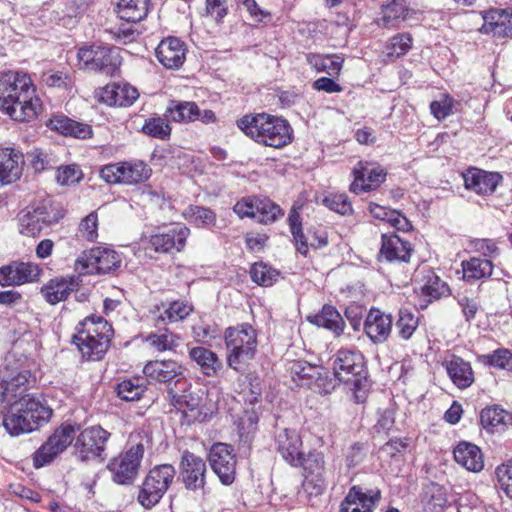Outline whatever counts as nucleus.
Instances as JSON below:
<instances>
[{
    "label": "nucleus",
    "mask_w": 512,
    "mask_h": 512,
    "mask_svg": "<svg viewBox=\"0 0 512 512\" xmlns=\"http://www.w3.org/2000/svg\"><path fill=\"white\" fill-rule=\"evenodd\" d=\"M237 127L258 144L276 149L292 141L293 130L288 121L267 113L244 115L237 120Z\"/></svg>",
    "instance_id": "1"
},
{
    "label": "nucleus",
    "mask_w": 512,
    "mask_h": 512,
    "mask_svg": "<svg viewBox=\"0 0 512 512\" xmlns=\"http://www.w3.org/2000/svg\"><path fill=\"white\" fill-rule=\"evenodd\" d=\"M5 403L9 408L3 416V426L11 436L32 432L52 416V409L36 396H24Z\"/></svg>",
    "instance_id": "2"
},
{
    "label": "nucleus",
    "mask_w": 512,
    "mask_h": 512,
    "mask_svg": "<svg viewBox=\"0 0 512 512\" xmlns=\"http://www.w3.org/2000/svg\"><path fill=\"white\" fill-rule=\"evenodd\" d=\"M227 364L234 370L248 363L256 354L257 333L249 324L229 327L225 331Z\"/></svg>",
    "instance_id": "3"
},
{
    "label": "nucleus",
    "mask_w": 512,
    "mask_h": 512,
    "mask_svg": "<svg viewBox=\"0 0 512 512\" xmlns=\"http://www.w3.org/2000/svg\"><path fill=\"white\" fill-rule=\"evenodd\" d=\"M122 263L121 255L108 247H94L82 252L75 261V270L81 274H106L116 271Z\"/></svg>",
    "instance_id": "4"
},
{
    "label": "nucleus",
    "mask_w": 512,
    "mask_h": 512,
    "mask_svg": "<svg viewBox=\"0 0 512 512\" xmlns=\"http://www.w3.org/2000/svg\"><path fill=\"white\" fill-rule=\"evenodd\" d=\"M176 471L170 464L151 469L139 491L138 501L145 508L156 505L174 480Z\"/></svg>",
    "instance_id": "5"
},
{
    "label": "nucleus",
    "mask_w": 512,
    "mask_h": 512,
    "mask_svg": "<svg viewBox=\"0 0 512 512\" xmlns=\"http://www.w3.org/2000/svg\"><path fill=\"white\" fill-rule=\"evenodd\" d=\"M152 169L141 160L123 161L104 166L100 177L110 184L137 185L147 181Z\"/></svg>",
    "instance_id": "6"
},
{
    "label": "nucleus",
    "mask_w": 512,
    "mask_h": 512,
    "mask_svg": "<svg viewBox=\"0 0 512 512\" xmlns=\"http://www.w3.org/2000/svg\"><path fill=\"white\" fill-rule=\"evenodd\" d=\"M78 427L71 423L61 424L45 443L34 453L33 462L36 468L51 463L72 443Z\"/></svg>",
    "instance_id": "7"
},
{
    "label": "nucleus",
    "mask_w": 512,
    "mask_h": 512,
    "mask_svg": "<svg viewBox=\"0 0 512 512\" xmlns=\"http://www.w3.org/2000/svg\"><path fill=\"white\" fill-rule=\"evenodd\" d=\"M110 433L101 426L88 427L80 432L75 442V452L81 461L103 460Z\"/></svg>",
    "instance_id": "8"
},
{
    "label": "nucleus",
    "mask_w": 512,
    "mask_h": 512,
    "mask_svg": "<svg viewBox=\"0 0 512 512\" xmlns=\"http://www.w3.org/2000/svg\"><path fill=\"white\" fill-rule=\"evenodd\" d=\"M64 217V212L53 206H38L32 211H27L19 218V232L25 236L35 237L41 231L58 223Z\"/></svg>",
    "instance_id": "9"
},
{
    "label": "nucleus",
    "mask_w": 512,
    "mask_h": 512,
    "mask_svg": "<svg viewBox=\"0 0 512 512\" xmlns=\"http://www.w3.org/2000/svg\"><path fill=\"white\" fill-rule=\"evenodd\" d=\"M143 454L144 446L138 443L114 458L108 465L113 481L122 485L131 483L138 474Z\"/></svg>",
    "instance_id": "10"
},
{
    "label": "nucleus",
    "mask_w": 512,
    "mask_h": 512,
    "mask_svg": "<svg viewBox=\"0 0 512 512\" xmlns=\"http://www.w3.org/2000/svg\"><path fill=\"white\" fill-rule=\"evenodd\" d=\"M35 85L30 76L22 72H5L0 75V109L4 111L12 107L18 96L27 97L26 93Z\"/></svg>",
    "instance_id": "11"
},
{
    "label": "nucleus",
    "mask_w": 512,
    "mask_h": 512,
    "mask_svg": "<svg viewBox=\"0 0 512 512\" xmlns=\"http://www.w3.org/2000/svg\"><path fill=\"white\" fill-rule=\"evenodd\" d=\"M190 230L182 224H175L166 230L158 231L149 237L146 251L153 250L156 253L180 252L186 245Z\"/></svg>",
    "instance_id": "12"
},
{
    "label": "nucleus",
    "mask_w": 512,
    "mask_h": 512,
    "mask_svg": "<svg viewBox=\"0 0 512 512\" xmlns=\"http://www.w3.org/2000/svg\"><path fill=\"white\" fill-rule=\"evenodd\" d=\"M77 333L73 339L78 341H85L86 343L92 337L98 338V345L94 348L100 351H107L110 345L111 337L113 335L112 326L101 316L91 315L87 316L76 327Z\"/></svg>",
    "instance_id": "13"
},
{
    "label": "nucleus",
    "mask_w": 512,
    "mask_h": 512,
    "mask_svg": "<svg viewBox=\"0 0 512 512\" xmlns=\"http://www.w3.org/2000/svg\"><path fill=\"white\" fill-rule=\"evenodd\" d=\"M42 267L34 262L14 261L0 267V285L19 286L40 280Z\"/></svg>",
    "instance_id": "14"
},
{
    "label": "nucleus",
    "mask_w": 512,
    "mask_h": 512,
    "mask_svg": "<svg viewBox=\"0 0 512 512\" xmlns=\"http://www.w3.org/2000/svg\"><path fill=\"white\" fill-rule=\"evenodd\" d=\"M298 466H302L305 471L304 489L310 495L321 494L326 488L324 456L319 452H310L306 457L303 456Z\"/></svg>",
    "instance_id": "15"
},
{
    "label": "nucleus",
    "mask_w": 512,
    "mask_h": 512,
    "mask_svg": "<svg viewBox=\"0 0 512 512\" xmlns=\"http://www.w3.org/2000/svg\"><path fill=\"white\" fill-rule=\"evenodd\" d=\"M210 465L223 484L229 485L235 478L236 459L233 449L224 443H216L209 454Z\"/></svg>",
    "instance_id": "16"
},
{
    "label": "nucleus",
    "mask_w": 512,
    "mask_h": 512,
    "mask_svg": "<svg viewBox=\"0 0 512 512\" xmlns=\"http://www.w3.org/2000/svg\"><path fill=\"white\" fill-rule=\"evenodd\" d=\"M99 102L109 106L128 107L139 97L138 90L129 83H109L97 92Z\"/></svg>",
    "instance_id": "17"
},
{
    "label": "nucleus",
    "mask_w": 512,
    "mask_h": 512,
    "mask_svg": "<svg viewBox=\"0 0 512 512\" xmlns=\"http://www.w3.org/2000/svg\"><path fill=\"white\" fill-rule=\"evenodd\" d=\"M334 376L341 381H348L353 375L364 372V357L356 350L341 349L333 362Z\"/></svg>",
    "instance_id": "18"
},
{
    "label": "nucleus",
    "mask_w": 512,
    "mask_h": 512,
    "mask_svg": "<svg viewBox=\"0 0 512 512\" xmlns=\"http://www.w3.org/2000/svg\"><path fill=\"white\" fill-rule=\"evenodd\" d=\"M186 52V44L179 38L170 36L158 44L155 54L165 68L178 69L186 59Z\"/></svg>",
    "instance_id": "19"
},
{
    "label": "nucleus",
    "mask_w": 512,
    "mask_h": 512,
    "mask_svg": "<svg viewBox=\"0 0 512 512\" xmlns=\"http://www.w3.org/2000/svg\"><path fill=\"white\" fill-rule=\"evenodd\" d=\"M379 499V490L353 486L342 502L340 512H372Z\"/></svg>",
    "instance_id": "20"
},
{
    "label": "nucleus",
    "mask_w": 512,
    "mask_h": 512,
    "mask_svg": "<svg viewBox=\"0 0 512 512\" xmlns=\"http://www.w3.org/2000/svg\"><path fill=\"white\" fill-rule=\"evenodd\" d=\"M182 479L187 489L197 490L205 485L206 463L195 454L185 451L182 455Z\"/></svg>",
    "instance_id": "21"
},
{
    "label": "nucleus",
    "mask_w": 512,
    "mask_h": 512,
    "mask_svg": "<svg viewBox=\"0 0 512 512\" xmlns=\"http://www.w3.org/2000/svg\"><path fill=\"white\" fill-rule=\"evenodd\" d=\"M27 97L21 96L15 98L16 101L12 107H8L3 112L12 120L18 122H29L37 118L42 109V102L36 93V87L26 93Z\"/></svg>",
    "instance_id": "22"
},
{
    "label": "nucleus",
    "mask_w": 512,
    "mask_h": 512,
    "mask_svg": "<svg viewBox=\"0 0 512 512\" xmlns=\"http://www.w3.org/2000/svg\"><path fill=\"white\" fill-rule=\"evenodd\" d=\"M354 181L350 190L354 193L367 192L376 189L386 177L381 167H375L359 162L353 169Z\"/></svg>",
    "instance_id": "23"
},
{
    "label": "nucleus",
    "mask_w": 512,
    "mask_h": 512,
    "mask_svg": "<svg viewBox=\"0 0 512 512\" xmlns=\"http://www.w3.org/2000/svg\"><path fill=\"white\" fill-rule=\"evenodd\" d=\"M277 450L282 458L293 466H298L303 458L302 440L295 430L284 428L276 435Z\"/></svg>",
    "instance_id": "24"
},
{
    "label": "nucleus",
    "mask_w": 512,
    "mask_h": 512,
    "mask_svg": "<svg viewBox=\"0 0 512 512\" xmlns=\"http://www.w3.org/2000/svg\"><path fill=\"white\" fill-rule=\"evenodd\" d=\"M393 319L379 309L372 308L365 320L364 330L373 343H384L391 334Z\"/></svg>",
    "instance_id": "25"
},
{
    "label": "nucleus",
    "mask_w": 512,
    "mask_h": 512,
    "mask_svg": "<svg viewBox=\"0 0 512 512\" xmlns=\"http://www.w3.org/2000/svg\"><path fill=\"white\" fill-rule=\"evenodd\" d=\"M465 188L479 195L491 194L501 180L498 173L470 168L463 174Z\"/></svg>",
    "instance_id": "26"
},
{
    "label": "nucleus",
    "mask_w": 512,
    "mask_h": 512,
    "mask_svg": "<svg viewBox=\"0 0 512 512\" xmlns=\"http://www.w3.org/2000/svg\"><path fill=\"white\" fill-rule=\"evenodd\" d=\"M78 286L75 277H56L45 283L40 290L47 303L56 305L65 301Z\"/></svg>",
    "instance_id": "27"
},
{
    "label": "nucleus",
    "mask_w": 512,
    "mask_h": 512,
    "mask_svg": "<svg viewBox=\"0 0 512 512\" xmlns=\"http://www.w3.org/2000/svg\"><path fill=\"white\" fill-rule=\"evenodd\" d=\"M412 248L409 242L402 240L396 234H383L380 249V259L388 262H408L411 257Z\"/></svg>",
    "instance_id": "28"
},
{
    "label": "nucleus",
    "mask_w": 512,
    "mask_h": 512,
    "mask_svg": "<svg viewBox=\"0 0 512 512\" xmlns=\"http://www.w3.org/2000/svg\"><path fill=\"white\" fill-rule=\"evenodd\" d=\"M23 155L12 148L0 149V183L10 184L21 176Z\"/></svg>",
    "instance_id": "29"
},
{
    "label": "nucleus",
    "mask_w": 512,
    "mask_h": 512,
    "mask_svg": "<svg viewBox=\"0 0 512 512\" xmlns=\"http://www.w3.org/2000/svg\"><path fill=\"white\" fill-rule=\"evenodd\" d=\"M47 126L64 136H71L77 139H87L92 136L90 125L74 121L64 115H56L48 120Z\"/></svg>",
    "instance_id": "30"
},
{
    "label": "nucleus",
    "mask_w": 512,
    "mask_h": 512,
    "mask_svg": "<svg viewBox=\"0 0 512 512\" xmlns=\"http://www.w3.org/2000/svg\"><path fill=\"white\" fill-rule=\"evenodd\" d=\"M143 373L151 380L158 382H170L183 373L182 366L173 360L167 361H150L148 362Z\"/></svg>",
    "instance_id": "31"
},
{
    "label": "nucleus",
    "mask_w": 512,
    "mask_h": 512,
    "mask_svg": "<svg viewBox=\"0 0 512 512\" xmlns=\"http://www.w3.org/2000/svg\"><path fill=\"white\" fill-rule=\"evenodd\" d=\"M455 461L468 471L479 472L484 467L483 454L474 444L462 442L454 449Z\"/></svg>",
    "instance_id": "32"
},
{
    "label": "nucleus",
    "mask_w": 512,
    "mask_h": 512,
    "mask_svg": "<svg viewBox=\"0 0 512 512\" xmlns=\"http://www.w3.org/2000/svg\"><path fill=\"white\" fill-rule=\"evenodd\" d=\"M189 356L207 377H215L223 367L217 354L205 347L198 346L190 349Z\"/></svg>",
    "instance_id": "33"
},
{
    "label": "nucleus",
    "mask_w": 512,
    "mask_h": 512,
    "mask_svg": "<svg viewBox=\"0 0 512 512\" xmlns=\"http://www.w3.org/2000/svg\"><path fill=\"white\" fill-rule=\"evenodd\" d=\"M119 65L120 57L117 48L97 46L95 62L90 66V70L98 71L105 75H113Z\"/></svg>",
    "instance_id": "34"
},
{
    "label": "nucleus",
    "mask_w": 512,
    "mask_h": 512,
    "mask_svg": "<svg viewBox=\"0 0 512 512\" xmlns=\"http://www.w3.org/2000/svg\"><path fill=\"white\" fill-rule=\"evenodd\" d=\"M308 321L318 327L328 329L336 335H340L345 327V322L340 313L329 305H325L319 313L308 316Z\"/></svg>",
    "instance_id": "35"
},
{
    "label": "nucleus",
    "mask_w": 512,
    "mask_h": 512,
    "mask_svg": "<svg viewBox=\"0 0 512 512\" xmlns=\"http://www.w3.org/2000/svg\"><path fill=\"white\" fill-rule=\"evenodd\" d=\"M149 5V0H120L117 4V14L126 22L137 23L146 18Z\"/></svg>",
    "instance_id": "36"
},
{
    "label": "nucleus",
    "mask_w": 512,
    "mask_h": 512,
    "mask_svg": "<svg viewBox=\"0 0 512 512\" xmlns=\"http://www.w3.org/2000/svg\"><path fill=\"white\" fill-rule=\"evenodd\" d=\"M446 370L453 383L460 389L467 388L474 382L471 365L459 357L448 361Z\"/></svg>",
    "instance_id": "37"
},
{
    "label": "nucleus",
    "mask_w": 512,
    "mask_h": 512,
    "mask_svg": "<svg viewBox=\"0 0 512 512\" xmlns=\"http://www.w3.org/2000/svg\"><path fill=\"white\" fill-rule=\"evenodd\" d=\"M480 422L487 431H501L512 423V415L498 406L487 407L481 411Z\"/></svg>",
    "instance_id": "38"
},
{
    "label": "nucleus",
    "mask_w": 512,
    "mask_h": 512,
    "mask_svg": "<svg viewBox=\"0 0 512 512\" xmlns=\"http://www.w3.org/2000/svg\"><path fill=\"white\" fill-rule=\"evenodd\" d=\"M199 115V107L191 101H170L166 108V116L179 123L194 122Z\"/></svg>",
    "instance_id": "39"
},
{
    "label": "nucleus",
    "mask_w": 512,
    "mask_h": 512,
    "mask_svg": "<svg viewBox=\"0 0 512 512\" xmlns=\"http://www.w3.org/2000/svg\"><path fill=\"white\" fill-rule=\"evenodd\" d=\"M307 63L318 72H326L330 76L339 75L344 58L340 55L306 54Z\"/></svg>",
    "instance_id": "40"
},
{
    "label": "nucleus",
    "mask_w": 512,
    "mask_h": 512,
    "mask_svg": "<svg viewBox=\"0 0 512 512\" xmlns=\"http://www.w3.org/2000/svg\"><path fill=\"white\" fill-rule=\"evenodd\" d=\"M462 270L466 281L480 280L492 275L493 263L490 259L472 257L462 262Z\"/></svg>",
    "instance_id": "41"
},
{
    "label": "nucleus",
    "mask_w": 512,
    "mask_h": 512,
    "mask_svg": "<svg viewBox=\"0 0 512 512\" xmlns=\"http://www.w3.org/2000/svg\"><path fill=\"white\" fill-rule=\"evenodd\" d=\"M28 384L27 372L18 373L12 377L9 381H6L5 387L0 388V400L1 402H13L24 396H32L26 394Z\"/></svg>",
    "instance_id": "42"
},
{
    "label": "nucleus",
    "mask_w": 512,
    "mask_h": 512,
    "mask_svg": "<svg viewBox=\"0 0 512 512\" xmlns=\"http://www.w3.org/2000/svg\"><path fill=\"white\" fill-rule=\"evenodd\" d=\"M410 10L403 0H392L382 7V24L386 27H395L400 21L406 20Z\"/></svg>",
    "instance_id": "43"
},
{
    "label": "nucleus",
    "mask_w": 512,
    "mask_h": 512,
    "mask_svg": "<svg viewBox=\"0 0 512 512\" xmlns=\"http://www.w3.org/2000/svg\"><path fill=\"white\" fill-rule=\"evenodd\" d=\"M179 342L180 337L167 329L146 337L147 345L155 352L173 350L179 345Z\"/></svg>",
    "instance_id": "44"
},
{
    "label": "nucleus",
    "mask_w": 512,
    "mask_h": 512,
    "mask_svg": "<svg viewBox=\"0 0 512 512\" xmlns=\"http://www.w3.org/2000/svg\"><path fill=\"white\" fill-rule=\"evenodd\" d=\"M507 19V10L492 9L483 15V25L481 31L484 33H493L499 37H504L505 20Z\"/></svg>",
    "instance_id": "45"
},
{
    "label": "nucleus",
    "mask_w": 512,
    "mask_h": 512,
    "mask_svg": "<svg viewBox=\"0 0 512 512\" xmlns=\"http://www.w3.org/2000/svg\"><path fill=\"white\" fill-rule=\"evenodd\" d=\"M183 216L190 223L199 227L212 226L216 222V215L212 210L199 206L187 207L183 212Z\"/></svg>",
    "instance_id": "46"
},
{
    "label": "nucleus",
    "mask_w": 512,
    "mask_h": 512,
    "mask_svg": "<svg viewBox=\"0 0 512 512\" xmlns=\"http://www.w3.org/2000/svg\"><path fill=\"white\" fill-rule=\"evenodd\" d=\"M419 324L418 317L409 309L402 308L399 311V318L396 322L398 335L403 340H409L416 331Z\"/></svg>",
    "instance_id": "47"
},
{
    "label": "nucleus",
    "mask_w": 512,
    "mask_h": 512,
    "mask_svg": "<svg viewBox=\"0 0 512 512\" xmlns=\"http://www.w3.org/2000/svg\"><path fill=\"white\" fill-rule=\"evenodd\" d=\"M169 396L171 397L172 405L183 413L186 411H195L199 408L202 401L198 394L190 391L189 389H184L183 393L180 395L173 393V391L170 390Z\"/></svg>",
    "instance_id": "48"
},
{
    "label": "nucleus",
    "mask_w": 512,
    "mask_h": 512,
    "mask_svg": "<svg viewBox=\"0 0 512 512\" xmlns=\"http://www.w3.org/2000/svg\"><path fill=\"white\" fill-rule=\"evenodd\" d=\"M479 359L494 368L512 372V352L508 349H497L490 354L481 355Z\"/></svg>",
    "instance_id": "49"
},
{
    "label": "nucleus",
    "mask_w": 512,
    "mask_h": 512,
    "mask_svg": "<svg viewBox=\"0 0 512 512\" xmlns=\"http://www.w3.org/2000/svg\"><path fill=\"white\" fill-rule=\"evenodd\" d=\"M142 132L148 136L164 140L169 138L171 127L164 118L150 117L145 120Z\"/></svg>",
    "instance_id": "50"
},
{
    "label": "nucleus",
    "mask_w": 512,
    "mask_h": 512,
    "mask_svg": "<svg viewBox=\"0 0 512 512\" xmlns=\"http://www.w3.org/2000/svg\"><path fill=\"white\" fill-rule=\"evenodd\" d=\"M253 282L260 286H271L277 280L279 273L264 263H255L250 269Z\"/></svg>",
    "instance_id": "51"
},
{
    "label": "nucleus",
    "mask_w": 512,
    "mask_h": 512,
    "mask_svg": "<svg viewBox=\"0 0 512 512\" xmlns=\"http://www.w3.org/2000/svg\"><path fill=\"white\" fill-rule=\"evenodd\" d=\"M457 104L458 102L450 95L442 94L439 99L431 102L430 111L437 120L441 121L454 113Z\"/></svg>",
    "instance_id": "52"
},
{
    "label": "nucleus",
    "mask_w": 512,
    "mask_h": 512,
    "mask_svg": "<svg viewBox=\"0 0 512 512\" xmlns=\"http://www.w3.org/2000/svg\"><path fill=\"white\" fill-rule=\"evenodd\" d=\"M192 311L193 306L187 301H174L170 303L169 307L160 315V319L174 323L185 319Z\"/></svg>",
    "instance_id": "53"
},
{
    "label": "nucleus",
    "mask_w": 512,
    "mask_h": 512,
    "mask_svg": "<svg viewBox=\"0 0 512 512\" xmlns=\"http://www.w3.org/2000/svg\"><path fill=\"white\" fill-rule=\"evenodd\" d=\"M256 219L261 223H271L281 215V208L269 199H256Z\"/></svg>",
    "instance_id": "54"
},
{
    "label": "nucleus",
    "mask_w": 512,
    "mask_h": 512,
    "mask_svg": "<svg viewBox=\"0 0 512 512\" xmlns=\"http://www.w3.org/2000/svg\"><path fill=\"white\" fill-rule=\"evenodd\" d=\"M424 295L430 299H439L449 291L448 286L434 272L429 271L426 283L421 287Z\"/></svg>",
    "instance_id": "55"
},
{
    "label": "nucleus",
    "mask_w": 512,
    "mask_h": 512,
    "mask_svg": "<svg viewBox=\"0 0 512 512\" xmlns=\"http://www.w3.org/2000/svg\"><path fill=\"white\" fill-rule=\"evenodd\" d=\"M322 371V368L316 365H311L304 361H296L292 363L290 367V372L294 379L298 380H306V384L308 382H313L315 377L319 375V372Z\"/></svg>",
    "instance_id": "56"
},
{
    "label": "nucleus",
    "mask_w": 512,
    "mask_h": 512,
    "mask_svg": "<svg viewBox=\"0 0 512 512\" xmlns=\"http://www.w3.org/2000/svg\"><path fill=\"white\" fill-rule=\"evenodd\" d=\"M79 236L89 242L98 238V215L95 211L84 217L78 227Z\"/></svg>",
    "instance_id": "57"
},
{
    "label": "nucleus",
    "mask_w": 512,
    "mask_h": 512,
    "mask_svg": "<svg viewBox=\"0 0 512 512\" xmlns=\"http://www.w3.org/2000/svg\"><path fill=\"white\" fill-rule=\"evenodd\" d=\"M41 82L48 87L66 88L72 84V79L66 72L48 70L42 73Z\"/></svg>",
    "instance_id": "58"
},
{
    "label": "nucleus",
    "mask_w": 512,
    "mask_h": 512,
    "mask_svg": "<svg viewBox=\"0 0 512 512\" xmlns=\"http://www.w3.org/2000/svg\"><path fill=\"white\" fill-rule=\"evenodd\" d=\"M323 204L341 215L352 212V205L345 194H330L323 199Z\"/></svg>",
    "instance_id": "59"
},
{
    "label": "nucleus",
    "mask_w": 512,
    "mask_h": 512,
    "mask_svg": "<svg viewBox=\"0 0 512 512\" xmlns=\"http://www.w3.org/2000/svg\"><path fill=\"white\" fill-rule=\"evenodd\" d=\"M469 247L473 252L479 253L490 260L500 253L496 242L491 239H473L469 242Z\"/></svg>",
    "instance_id": "60"
},
{
    "label": "nucleus",
    "mask_w": 512,
    "mask_h": 512,
    "mask_svg": "<svg viewBox=\"0 0 512 512\" xmlns=\"http://www.w3.org/2000/svg\"><path fill=\"white\" fill-rule=\"evenodd\" d=\"M495 474L500 489L512 499V461L499 465Z\"/></svg>",
    "instance_id": "61"
},
{
    "label": "nucleus",
    "mask_w": 512,
    "mask_h": 512,
    "mask_svg": "<svg viewBox=\"0 0 512 512\" xmlns=\"http://www.w3.org/2000/svg\"><path fill=\"white\" fill-rule=\"evenodd\" d=\"M412 46V37L408 33L397 34L388 45V55L399 57L406 54Z\"/></svg>",
    "instance_id": "62"
},
{
    "label": "nucleus",
    "mask_w": 512,
    "mask_h": 512,
    "mask_svg": "<svg viewBox=\"0 0 512 512\" xmlns=\"http://www.w3.org/2000/svg\"><path fill=\"white\" fill-rule=\"evenodd\" d=\"M144 387L138 384V381L124 380L118 385V396L125 401L138 400L143 392Z\"/></svg>",
    "instance_id": "63"
},
{
    "label": "nucleus",
    "mask_w": 512,
    "mask_h": 512,
    "mask_svg": "<svg viewBox=\"0 0 512 512\" xmlns=\"http://www.w3.org/2000/svg\"><path fill=\"white\" fill-rule=\"evenodd\" d=\"M289 222L291 233L296 242L297 250L301 254L305 255L308 252V244L301 229L299 215L297 213H291L289 215Z\"/></svg>",
    "instance_id": "64"
}]
</instances>
